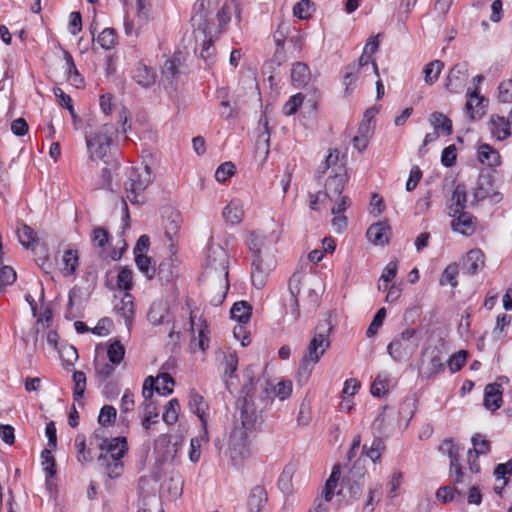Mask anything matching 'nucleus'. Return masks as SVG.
Wrapping results in <instances>:
<instances>
[{
	"mask_svg": "<svg viewBox=\"0 0 512 512\" xmlns=\"http://www.w3.org/2000/svg\"><path fill=\"white\" fill-rule=\"evenodd\" d=\"M269 408L268 404L262 401L259 394L258 402L254 395L238 398L236 401L237 421L230 435V462L239 469L244 460L250 456L248 433L259 431L264 424L263 413Z\"/></svg>",
	"mask_w": 512,
	"mask_h": 512,
	"instance_id": "1",
	"label": "nucleus"
},
{
	"mask_svg": "<svg viewBox=\"0 0 512 512\" xmlns=\"http://www.w3.org/2000/svg\"><path fill=\"white\" fill-rule=\"evenodd\" d=\"M278 235H266L261 231L252 232L247 245L251 253V282L257 289H262L271 271L276 267L275 243Z\"/></svg>",
	"mask_w": 512,
	"mask_h": 512,
	"instance_id": "2",
	"label": "nucleus"
},
{
	"mask_svg": "<svg viewBox=\"0 0 512 512\" xmlns=\"http://www.w3.org/2000/svg\"><path fill=\"white\" fill-rule=\"evenodd\" d=\"M333 325L330 319L325 318L317 324L312 339L310 340L306 353L303 355L298 369V381L306 383L312 373L314 366L330 347L329 336Z\"/></svg>",
	"mask_w": 512,
	"mask_h": 512,
	"instance_id": "3",
	"label": "nucleus"
},
{
	"mask_svg": "<svg viewBox=\"0 0 512 512\" xmlns=\"http://www.w3.org/2000/svg\"><path fill=\"white\" fill-rule=\"evenodd\" d=\"M98 448L101 453L97 461L104 473L110 479L119 478L124 471L122 459L128 452L127 438L124 436L102 438Z\"/></svg>",
	"mask_w": 512,
	"mask_h": 512,
	"instance_id": "4",
	"label": "nucleus"
},
{
	"mask_svg": "<svg viewBox=\"0 0 512 512\" xmlns=\"http://www.w3.org/2000/svg\"><path fill=\"white\" fill-rule=\"evenodd\" d=\"M238 357L235 352L226 355V368L230 372L226 377V389L231 394H237L238 398H244L254 395L255 379L257 376L256 367L249 365L239 374L237 373Z\"/></svg>",
	"mask_w": 512,
	"mask_h": 512,
	"instance_id": "5",
	"label": "nucleus"
},
{
	"mask_svg": "<svg viewBox=\"0 0 512 512\" xmlns=\"http://www.w3.org/2000/svg\"><path fill=\"white\" fill-rule=\"evenodd\" d=\"M365 474V459L358 458L343 479L342 487L337 494L348 501L359 500L365 483Z\"/></svg>",
	"mask_w": 512,
	"mask_h": 512,
	"instance_id": "6",
	"label": "nucleus"
},
{
	"mask_svg": "<svg viewBox=\"0 0 512 512\" xmlns=\"http://www.w3.org/2000/svg\"><path fill=\"white\" fill-rule=\"evenodd\" d=\"M151 169L144 166L142 169L130 167L127 173V181L124 183L126 198L132 205H139L144 202L142 193L151 183Z\"/></svg>",
	"mask_w": 512,
	"mask_h": 512,
	"instance_id": "7",
	"label": "nucleus"
},
{
	"mask_svg": "<svg viewBox=\"0 0 512 512\" xmlns=\"http://www.w3.org/2000/svg\"><path fill=\"white\" fill-rule=\"evenodd\" d=\"M419 341L417 330L407 327L388 344L387 353L397 362L408 359L416 351Z\"/></svg>",
	"mask_w": 512,
	"mask_h": 512,
	"instance_id": "8",
	"label": "nucleus"
},
{
	"mask_svg": "<svg viewBox=\"0 0 512 512\" xmlns=\"http://www.w3.org/2000/svg\"><path fill=\"white\" fill-rule=\"evenodd\" d=\"M113 131L114 128L112 125L104 124L97 131L86 133V146L91 160H104L113 141Z\"/></svg>",
	"mask_w": 512,
	"mask_h": 512,
	"instance_id": "9",
	"label": "nucleus"
},
{
	"mask_svg": "<svg viewBox=\"0 0 512 512\" xmlns=\"http://www.w3.org/2000/svg\"><path fill=\"white\" fill-rule=\"evenodd\" d=\"M292 382L290 380H282L276 385H273L268 380H265L260 384V394L262 401L268 404L269 407L274 402V398L277 397L279 400L284 401L288 399L292 394Z\"/></svg>",
	"mask_w": 512,
	"mask_h": 512,
	"instance_id": "10",
	"label": "nucleus"
},
{
	"mask_svg": "<svg viewBox=\"0 0 512 512\" xmlns=\"http://www.w3.org/2000/svg\"><path fill=\"white\" fill-rule=\"evenodd\" d=\"M439 451L450 459V476L455 484L465 482V474L459 464V446L452 439H445L439 446Z\"/></svg>",
	"mask_w": 512,
	"mask_h": 512,
	"instance_id": "11",
	"label": "nucleus"
},
{
	"mask_svg": "<svg viewBox=\"0 0 512 512\" xmlns=\"http://www.w3.org/2000/svg\"><path fill=\"white\" fill-rule=\"evenodd\" d=\"M182 439L172 442V436L161 434L154 441V451L159 455L162 462L173 461L182 445Z\"/></svg>",
	"mask_w": 512,
	"mask_h": 512,
	"instance_id": "12",
	"label": "nucleus"
},
{
	"mask_svg": "<svg viewBox=\"0 0 512 512\" xmlns=\"http://www.w3.org/2000/svg\"><path fill=\"white\" fill-rule=\"evenodd\" d=\"M170 256L163 259L156 268V275L162 284H171L178 277V260L176 250L170 251Z\"/></svg>",
	"mask_w": 512,
	"mask_h": 512,
	"instance_id": "13",
	"label": "nucleus"
},
{
	"mask_svg": "<svg viewBox=\"0 0 512 512\" xmlns=\"http://www.w3.org/2000/svg\"><path fill=\"white\" fill-rule=\"evenodd\" d=\"M445 371V359L443 352L438 348H433L429 352V359L421 372L423 379H434L437 375Z\"/></svg>",
	"mask_w": 512,
	"mask_h": 512,
	"instance_id": "14",
	"label": "nucleus"
},
{
	"mask_svg": "<svg viewBox=\"0 0 512 512\" xmlns=\"http://www.w3.org/2000/svg\"><path fill=\"white\" fill-rule=\"evenodd\" d=\"M503 403V388L502 385L494 382L489 383L484 389L483 406L490 412L498 410Z\"/></svg>",
	"mask_w": 512,
	"mask_h": 512,
	"instance_id": "15",
	"label": "nucleus"
},
{
	"mask_svg": "<svg viewBox=\"0 0 512 512\" xmlns=\"http://www.w3.org/2000/svg\"><path fill=\"white\" fill-rule=\"evenodd\" d=\"M467 102L465 104V109L467 114L469 115L470 120L474 121L476 119L482 118L485 114V104L486 99L480 95L479 88H474V90L467 92Z\"/></svg>",
	"mask_w": 512,
	"mask_h": 512,
	"instance_id": "16",
	"label": "nucleus"
},
{
	"mask_svg": "<svg viewBox=\"0 0 512 512\" xmlns=\"http://www.w3.org/2000/svg\"><path fill=\"white\" fill-rule=\"evenodd\" d=\"M188 398L190 411L197 415L204 432L207 433V419L205 411L208 409V403L195 389H190Z\"/></svg>",
	"mask_w": 512,
	"mask_h": 512,
	"instance_id": "17",
	"label": "nucleus"
},
{
	"mask_svg": "<svg viewBox=\"0 0 512 512\" xmlns=\"http://www.w3.org/2000/svg\"><path fill=\"white\" fill-rule=\"evenodd\" d=\"M476 201H483L488 197L494 198L496 201L501 199L499 193L493 192V178L488 174H480L473 192Z\"/></svg>",
	"mask_w": 512,
	"mask_h": 512,
	"instance_id": "18",
	"label": "nucleus"
},
{
	"mask_svg": "<svg viewBox=\"0 0 512 512\" xmlns=\"http://www.w3.org/2000/svg\"><path fill=\"white\" fill-rule=\"evenodd\" d=\"M132 78L138 85L149 88L156 81V72L152 67L140 61L132 70Z\"/></svg>",
	"mask_w": 512,
	"mask_h": 512,
	"instance_id": "19",
	"label": "nucleus"
},
{
	"mask_svg": "<svg viewBox=\"0 0 512 512\" xmlns=\"http://www.w3.org/2000/svg\"><path fill=\"white\" fill-rule=\"evenodd\" d=\"M452 229L462 235L470 236L476 229V218L468 212L457 213V217L451 223Z\"/></svg>",
	"mask_w": 512,
	"mask_h": 512,
	"instance_id": "20",
	"label": "nucleus"
},
{
	"mask_svg": "<svg viewBox=\"0 0 512 512\" xmlns=\"http://www.w3.org/2000/svg\"><path fill=\"white\" fill-rule=\"evenodd\" d=\"M489 130L492 137L499 141L510 137V121L503 116L492 115L488 122Z\"/></svg>",
	"mask_w": 512,
	"mask_h": 512,
	"instance_id": "21",
	"label": "nucleus"
},
{
	"mask_svg": "<svg viewBox=\"0 0 512 512\" xmlns=\"http://www.w3.org/2000/svg\"><path fill=\"white\" fill-rule=\"evenodd\" d=\"M347 180L348 177L345 172L335 173L333 176H330L325 184V195L330 200L340 197Z\"/></svg>",
	"mask_w": 512,
	"mask_h": 512,
	"instance_id": "22",
	"label": "nucleus"
},
{
	"mask_svg": "<svg viewBox=\"0 0 512 512\" xmlns=\"http://www.w3.org/2000/svg\"><path fill=\"white\" fill-rule=\"evenodd\" d=\"M390 227L385 222L372 224L366 233L368 240L374 245H385L389 242Z\"/></svg>",
	"mask_w": 512,
	"mask_h": 512,
	"instance_id": "23",
	"label": "nucleus"
},
{
	"mask_svg": "<svg viewBox=\"0 0 512 512\" xmlns=\"http://www.w3.org/2000/svg\"><path fill=\"white\" fill-rule=\"evenodd\" d=\"M114 309L125 320L126 326L130 328L135 314L132 295L125 293L120 301L115 304Z\"/></svg>",
	"mask_w": 512,
	"mask_h": 512,
	"instance_id": "24",
	"label": "nucleus"
},
{
	"mask_svg": "<svg viewBox=\"0 0 512 512\" xmlns=\"http://www.w3.org/2000/svg\"><path fill=\"white\" fill-rule=\"evenodd\" d=\"M230 319L237 323L248 324L252 316V306L245 300L236 301L229 311Z\"/></svg>",
	"mask_w": 512,
	"mask_h": 512,
	"instance_id": "25",
	"label": "nucleus"
},
{
	"mask_svg": "<svg viewBox=\"0 0 512 512\" xmlns=\"http://www.w3.org/2000/svg\"><path fill=\"white\" fill-rule=\"evenodd\" d=\"M467 203V192L464 184H457L449 206L450 216L456 217L457 213L463 212Z\"/></svg>",
	"mask_w": 512,
	"mask_h": 512,
	"instance_id": "26",
	"label": "nucleus"
},
{
	"mask_svg": "<svg viewBox=\"0 0 512 512\" xmlns=\"http://www.w3.org/2000/svg\"><path fill=\"white\" fill-rule=\"evenodd\" d=\"M268 497L266 489L261 486L257 485L254 488H252L249 497H248V508L250 512H261V509L265 506L267 503Z\"/></svg>",
	"mask_w": 512,
	"mask_h": 512,
	"instance_id": "27",
	"label": "nucleus"
},
{
	"mask_svg": "<svg viewBox=\"0 0 512 512\" xmlns=\"http://www.w3.org/2000/svg\"><path fill=\"white\" fill-rule=\"evenodd\" d=\"M478 160L489 167H497L501 164L499 152L489 144H482L478 148Z\"/></svg>",
	"mask_w": 512,
	"mask_h": 512,
	"instance_id": "28",
	"label": "nucleus"
},
{
	"mask_svg": "<svg viewBox=\"0 0 512 512\" xmlns=\"http://www.w3.org/2000/svg\"><path fill=\"white\" fill-rule=\"evenodd\" d=\"M310 69L302 62H296L292 66L291 81L297 88L306 86L310 81Z\"/></svg>",
	"mask_w": 512,
	"mask_h": 512,
	"instance_id": "29",
	"label": "nucleus"
},
{
	"mask_svg": "<svg viewBox=\"0 0 512 512\" xmlns=\"http://www.w3.org/2000/svg\"><path fill=\"white\" fill-rule=\"evenodd\" d=\"M484 267V254L479 249L470 250L465 259L464 268L470 275L478 273Z\"/></svg>",
	"mask_w": 512,
	"mask_h": 512,
	"instance_id": "30",
	"label": "nucleus"
},
{
	"mask_svg": "<svg viewBox=\"0 0 512 512\" xmlns=\"http://www.w3.org/2000/svg\"><path fill=\"white\" fill-rule=\"evenodd\" d=\"M430 124L434 130L449 136L453 132L452 121L441 112H434L429 118Z\"/></svg>",
	"mask_w": 512,
	"mask_h": 512,
	"instance_id": "31",
	"label": "nucleus"
},
{
	"mask_svg": "<svg viewBox=\"0 0 512 512\" xmlns=\"http://www.w3.org/2000/svg\"><path fill=\"white\" fill-rule=\"evenodd\" d=\"M381 497L382 485L378 483L371 484L367 490V496L362 507V512H373Z\"/></svg>",
	"mask_w": 512,
	"mask_h": 512,
	"instance_id": "32",
	"label": "nucleus"
},
{
	"mask_svg": "<svg viewBox=\"0 0 512 512\" xmlns=\"http://www.w3.org/2000/svg\"><path fill=\"white\" fill-rule=\"evenodd\" d=\"M244 217L243 203L239 199H233L226 205V222L239 224Z\"/></svg>",
	"mask_w": 512,
	"mask_h": 512,
	"instance_id": "33",
	"label": "nucleus"
},
{
	"mask_svg": "<svg viewBox=\"0 0 512 512\" xmlns=\"http://www.w3.org/2000/svg\"><path fill=\"white\" fill-rule=\"evenodd\" d=\"M94 369H95V377L98 382V386H101L104 382H106L115 371V364L111 362H100L97 358L94 359Z\"/></svg>",
	"mask_w": 512,
	"mask_h": 512,
	"instance_id": "34",
	"label": "nucleus"
},
{
	"mask_svg": "<svg viewBox=\"0 0 512 512\" xmlns=\"http://www.w3.org/2000/svg\"><path fill=\"white\" fill-rule=\"evenodd\" d=\"M473 448L468 450V457L478 458L481 454H486L490 451L491 443L489 440L485 439L480 433H476L472 436L471 439Z\"/></svg>",
	"mask_w": 512,
	"mask_h": 512,
	"instance_id": "35",
	"label": "nucleus"
},
{
	"mask_svg": "<svg viewBox=\"0 0 512 512\" xmlns=\"http://www.w3.org/2000/svg\"><path fill=\"white\" fill-rule=\"evenodd\" d=\"M17 236L20 244L25 248L34 249V245L37 244V234L27 224H22L21 227L17 229Z\"/></svg>",
	"mask_w": 512,
	"mask_h": 512,
	"instance_id": "36",
	"label": "nucleus"
},
{
	"mask_svg": "<svg viewBox=\"0 0 512 512\" xmlns=\"http://www.w3.org/2000/svg\"><path fill=\"white\" fill-rule=\"evenodd\" d=\"M259 125L262 126L263 130L257 136L256 146L258 150H263L267 155L269 153L270 131L268 119L265 115L260 117Z\"/></svg>",
	"mask_w": 512,
	"mask_h": 512,
	"instance_id": "37",
	"label": "nucleus"
},
{
	"mask_svg": "<svg viewBox=\"0 0 512 512\" xmlns=\"http://www.w3.org/2000/svg\"><path fill=\"white\" fill-rule=\"evenodd\" d=\"M138 270L145 275L148 280L156 276V267L152 265V258L147 255L134 256Z\"/></svg>",
	"mask_w": 512,
	"mask_h": 512,
	"instance_id": "38",
	"label": "nucleus"
},
{
	"mask_svg": "<svg viewBox=\"0 0 512 512\" xmlns=\"http://www.w3.org/2000/svg\"><path fill=\"white\" fill-rule=\"evenodd\" d=\"M468 75V64L466 62H461L455 64L449 71V74L446 78L445 87L450 90H452L453 82L458 81L461 78H465Z\"/></svg>",
	"mask_w": 512,
	"mask_h": 512,
	"instance_id": "39",
	"label": "nucleus"
},
{
	"mask_svg": "<svg viewBox=\"0 0 512 512\" xmlns=\"http://www.w3.org/2000/svg\"><path fill=\"white\" fill-rule=\"evenodd\" d=\"M341 476V466L340 464H336L332 468V472L325 484L324 490V499L325 501H330L334 495V490L338 485V481Z\"/></svg>",
	"mask_w": 512,
	"mask_h": 512,
	"instance_id": "40",
	"label": "nucleus"
},
{
	"mask_svg": "<svg viewBox=\"0 0 512 512\" xmlns=\"http://www.w3.org/2000/svg\"><path fill=\"white\" fill-rule=\"evenodd\" d=\"M78 261L79 257L77 250H66L62 256V262L64 265L63 274L65 276L74 274L79 264Z\"/></svg>",
	"mask_w": 512,
	"mask_h": 512,
	"instance_id": "41",
	"label": "nucleus"
},
{
	"mask_svg": "<svg viewBox=\"0 0 512 512\" xmlns=\"http://www.w3.org/2000/svg\"><path fill=\"white\" fill-rule=\"evenodd\" d=\"M179 228V215L175 214V219H168L164 226L165 237L170 241L169 251L176 250V244L174 241L178 235Z\"/></svg>",
	"mask_w": 512,
	"mask_h": 512,
	"instance_id": "42",
	"label": "nucleus"
},
{
	"mask_svg": "<svg viewBox=\"0 0 512 512\" xmlns=\"http://www.w3.org/2000/svg\"><path fill=\"white\" fill-rule=\"evenodd\" d=\"M444 68V63L441 60H434L428 63L424 68V80L427 84L432 85L439 78V75Z\"/></svg>",
	"mask_w": 512,
	"mask_h": 512,
	"instance_id": "43",
	"label": "nucleus"
},
{
	"mask_svg": "<svg viewBox=\"0 0 512 512\" xmlns=\"http://www.w3.org/2000/svg\"><path fill=\"white\" fill-rule=\"evenodd\" d=\"M117 288L129 293L133 288V272L128 267H120L117 275Z\"/></svg>",
	"mask_w": 512,
	"mask_h": 512,
	"instance_id": "44",
	"label": "nucleus"
},
{
	"mask_svg": "<svg viewBox=\"0 0 512 512\" xmlns=\"http://www.w3.org/2000/svg\"><path fill=\"white\" fill-rule=\"evenodd\" d=\"M107 356L109 362L115 365H119L125 356V348L120 340L115 339L107 349Z\"/></svg>",
	"mask_w": 512,
	"mask_h": 512,
	"instance_id": "45",
	"label": "nucleus"
},
{
	"mask_svg": "<svg viewBox=\"0 0 512 512\" xmlns=\"http://www.w3.org/2000/svg\"><path fill=\"white\" fill-rule=\"evenodd\" d=\"M97 42L104 50H110L117 44V33L114 28H105L97 37Z\"/></svg>",
	"mask_w": 512,
	"mask_h": 512,
	"instance_id": "46",
	"label": "nucleus"
},
{
	"mask_svg": "<svg viewBox=\"0 0 512 512\" xmlns=\"http://www.w3.org/2000/svg\"><path fill=\"white\" fill-rule=\"evenodd\" d=\"M72 380L74 383L73 399L74 401H79L84 396L86 390V375L84 372L76 370L73 372Z\"/></svg>",
	"mask_w": 512,
	"mask_h": 512,
	"instance_id": "47",
	"label": "nucleus"
},
{
	"mask_svg": "<svg viewBox=\"0 0 512 512\" xmlns=\"http://www.w3.org/2000/svg\"><path fill=\"white\" fill-rule=\"evenodd\" d=\"M179 408H180V404L176 398L169 400L164 408V412L162 415L163 421L168 425H172V424L176 423L178 420Z\"/></svg>",
	"mask_w": 512,
	"mask_h": 512,
	"instance_id": "48",
	"label": "nucleus"
},
{
	"mask_svg": "<svg viewBox=\"0 0 512 512\" xmlns=\"http://www.w3.org/2000/svg\"><path fill=\"white\" fill-rule=\"evenodd\" d=\"M468 357V352L466 350H460L454 354H452L446 361L447 367L450 372L456 373L465 365Z\"/></svg>",
	"mask_w": 512,
	"mask_h": 512,
	"instance_id": "49",
	"label": "nucleus"
},
{
	"mask_svg": "<svg viewBox=\"0 0 512 512\" xmlns=\"http://www.w3.org/2000/svg\"><path fill=\"white\" fill-rule=\"evenodd\" d=\"M37 265L46 273H49L54 268V261L47 254L45 246H38L35 251Z\"/></svg>",
	"mask_w": 512,
	"mask_h": 512,
	"instance_id": "50",
	"label": "nucleus"
},
{
	"mask_svg": "<svg viewBox=\"0 0 512 512\" xmlns=\"http://www.w3.org/2000/svg\"><path fill=\"white\" fill-rule=\"evenodd\" d=\"M143 405L145 415L142 421V425L144 429L148 430L150 426L156 422L154 419H156L159 414L157 411V406L152 400L144 401Z\"/></svg>",
	"mask_w": 512,
	"mask_h": 512,
	"instance_id": "51",
	"label": "nucleus"
},
{
	"mask_svg": "<svg viewBox=\"0 0 512 512\" xmlns=\"http://www.w3.org/2000/svg\"><path fill=\"white\" fill-rule=\"evenodd\" d=\"M116 416H117V410L114 406L104 405L100 409V413L98 416V423L103 427L112 425L116 420Z\"/></svg>",
	"mask_w": 512,
	"mask_h": 512,
	"instance_id": "52",
	"label": "nucleus"
},
{
	"mask_svg": "<svg viewBox=\"0 0 512 512\" xmlns=\"http://www.w3.org/2000/svg\"><path fill=\"white\" fill-rule=\"evenodd\" d=\"M42 465L47 478H52L56 475V461L51 451L44 449L41 452Z\"/></svg>",
	"mask_w": 512,
	"mask_h": 512,
	"instance_id": "53",
	"label": "nucleus"
},
{
	"mask_svg": "<svg viewBox=\"0 0 512 512\" xmlns=\"http://www.w3.org/2000/svg\"><path fill=\"white\" fill-rule=\"evenodd\" d=\"M385 445L381 438H374L371 446L367 448V445L363 446V452L373 462H376L381 457V453L384 450Z\"/></svg>",
	"mask_w": 512,
	"mask_h": 512,
	"instance_id": "54",
	"label": "nucleus"
},
{
	"mask_svg": "<svg viewBox=\"0 0 512 512\" xmlns=\"http://www.w3.org/2000/svg\"><path fill=\"white\" fill-rule=\"evenodd\" d=\"M292 476V467H285L279 476L278 487L285 494H288L292 491Z\"/></svg>",
	"mask_w": 512,
	"mask_h": 512,
	"instance_id": "55",
	"label": "nucleus"
},
{
	"mask_svg": "<svg viewBox=\"0 0 512 512\" xmlns=\"http://www.w3.org/2000/svg\"><path fill=\"white\" fill-rule=\"evenodd\" d=\"M148 321L154 325H162L165 323V309L161 305L153 304L147 314Z\"/></svg>",
	"mask_w": 512,
	"mask_h": 512,
	"instance_id": "56",
	"label": "nucleus"
},
{
	"mask_svg": "<svg viewBox=\"0 0 512 512\" xmlns=\"http://www.w3.org/2000/svg\"><path fill=\"white\" fill-rule=\"evenodd\" d=\"M386 317V309L384 307L380 308L376 314L374 315L372 322L366 330L367 337H373L382 326L383 321Z\"/></svg>",
	"mask_w": 512,
	"mask_h": 512,
	"instance_id": "57",
	"label": "nucleus"
},
{
	"mask_svg": "<svg viewBox=\"0 0 512 512\" xmlns=\"http://www.w3.org/2000/svg\"><path fill=\"white\" fill-rule=\"evenodd\" d=\"M458 275V266L456 264L448 265L442 273L440 284L442 286L450 284L453 287L457 286L456 277Z\"/></svg>",
	"mask_w": 512,
	"mask_h": 512,
	"instance_id": "58",
	"label": "nucleus"
},
{
	"mask_svg": "<svg viewBox=\"0 0 512 512\" xmlns=\"http://www.w3.org/2000/svg\"><path fill=\"white\" fill-rule=\"evenodd\" d=\"M109 238V232L103 227H96L92 231L91 241L95 246L99 248H104L108 243Z\"/></svg>",
	"mask_w": 512,
	"mask_h": 512,
	"instance_id": "59",
	"label": "nucleus"
},
{
	"mask_svg": "<svg viewBox=\"0 0 512 512\" xmlns=\"http://www.w3.org/2000/svg\"><path fill=\"white\" fill-rule=\"evenodd\" d=\"M75 446L77 448V460L79 462H89L92 460L90 450H86V441L84 436L78 435L76 437Z\"/></svg>",
	"mask_w": 512,
	"mask_h": 512,
	"instance_id": "60",
	"label": "nucleus"
},
{
	"mask_svg": "<svg viewBox=\"0 0 512 512\" xmlns=\"http://www.w3.org/2000/svg\"><path fill=\"white\" fill-rule=\"evenodd\" d=\"M312 2L310 0H301L293 7V15L299 19H308L311 16L310 8Z\"/></svg>",
	"mask_w": 512,
	"mask_h": 512,
	"instance_id": "61",
	"label": "nucleus"
},
{
	"mask_svg": "<svg viewBox=\"0 0 512 512\" xmlns=\"http://www.w3.org/2000/svg\"><path fill=\"white\" fill-rule=\"evenodd\" d=\"M498 99L502 103L512 102V80L502 81L498 86Z\"/></svg>",
	"mask_w": 512,
	"mask_h": 512,
	"instance_id": "62",
	"label": "nucleus"
},
{
	"mask_svg": "<svg viewBox=\"0 0 512 512\" xmlns=\"http://www.w3.org/2000/svg\"><path fill=\"white\" fill-rule=\"evenodd\" d=\"M247 324L238 323L233 329V337L241 342L242 347H246L250 344V333L246 327Z\"/></svg>",
	"mask_w": 512,
	"mask_h": 512,
	"instance_id": "63",
	"label": "nucleus"
},
{
	"mask_svg": "<svg viewBox=\"0 0 512 512\" xmlns=\"http://www.w3.org/2000/svg\"><path fill=\"white\" fill-rule=\"evenodd\" d=\"M104 386L102 388V395L107 399V400H114L118 397L119 393H120V385L118 383V381H106L104 382Z\"/></svg>",
	"mask_w": 512,
	"mask_h": 512,
	"instance_id": "64",
	"label": "nucleus"
}]
</instances>
